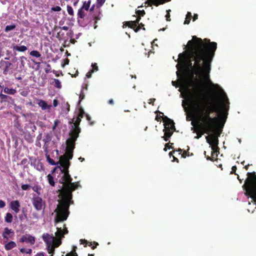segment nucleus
Here are the masks:
<instances>
[{
	"instance_id": "obj_18",
	"label": "nucleus",
	"mask_w": 256,
	"mask_h": 256,
	"mask_svg": "<svg viewBox=\"0 0 256 256\" xmlns=\"http://www.w3.org/2000/svg\"><path fill=\"white\" fill-rule=\"evenodd\" d=\"M12 64L7 61L4 65V68H2L3 70V74L5 75L7 74L9 72V70L12 69Z\"/></svg>"
},
{
	"instance_id": "obj_24",
	"label": "nucleus",
	"mask_w": 256,
	"mask_h": 256,
	"mask_svg": "<svg viewBox=\"0 0 256 256\" xmlns=\"http://www.w3.org/2000/svg\"><path fill=\"white\" fill-rule=\"evenodd\" d=\"M46 156L47 161L49 162V164H51L52 166H59L58 164H60V163H58V162H56L54 160H53L52 159L50 158V156L48 154H46Z\"/></svg>"
},
{
	"instance_id": "obj_43",
	"label": "nucleus",
	"mask_w": 256,
	"mask_h": 256,
	"mask_svg": "<svg viewBox=\"0 0 256 256\" xmlns=\"http://www.w3.org/2000/svg\"><path fill=\"white\" fill-rule=\"evenodd\" d=\"M173 143H167L165 144V148H164V151L167 150V148L170 149L173 148L172 146V145Z\"/></svg>"
},
{
	"instance_id": "obj_41",
	"label": "nucleus",
	"mask_w": 256,
	"mask_h": 256,
	"mask_svg": "<svg viewBox=\"0 0 256 256\" xmlns=\"http://www.w3.org/2000/svg\"><path fill=\"white\" fill-rule=\"evenodd\" d=\"M26 60V58L24 56H20V64L23 67H24V64H25L24 60Z\"/></svg>"
},
{
	"instance_id": "obj_20",
	"label": "nucleus",
	"mask_w": 256,
	"mask_h": 256,
	"mask_svg": "<svg viewBox=\"0 0 256 256\" xmlns=\"http://www.w3.org/2000/svg\"><path fill=\"white\" fill-rule=\"evenodd\" d=\"M38 104L43 110L48 109L51 107V106H48L46 102L43 100H40L38 103Z\"/></svg>"
},
{
	"instance_id": "obj_57",
	"label": "nucleus",
	"mask_w": 256,
	"mask_h": 256,
	"mask_svg": "<svg viewBox=\"0 0 256 256\" xmlns=\"http://www.w3.org/2000/svg\"><path fill=\"white\" fill-rule=\"evenodd\" d=\"M6 206V203L2 200H0V208H4Z\"/></svg>"
},
{
	"instance_id": "obj_35",
	"label": "nucleus",
	"mask_w": 256,
	"mask_h": 256,
	"mask_svg": "<svg viewBox=\"0 0 256 256\" xmlns=\"http://www.w3.org/2000/svg\"><path fill=\"white\" fill-rule=\"evenodd\" d=\"M80 244H84V246L86 247L88 244L89 246H92V242H88V240H86L81 239L80 240Z\"/></svg>"
},
{
	"instance_id": "obj_32",
	"label": "nucleus",
	"mask_w": 256,
	"mask_h": 256,
	"mask_svg": "<svg viewBox=\"0 0 256 256\" xmlns=\"http://www.w3.org/2000/svg\"><path fill=\"white\" fill-rule=\"evenodd\" d=\"M78 18H84L86 16V14L84 10V9L80 8L78 10Z\"/></svg>"
},
{
	"instance_id": "obj_47",
	"label": "nucleus",
	"mask_w": 256,
	"mask_h": 256,
	"mask_svg": "<svg viewBox=\"0 0 256 256\" xmlns=\"http://www.w3.org/2000/svg\"><path fill=\"white\" fill-rule=\"evenodd\" d=\"M30 186L27 184H22V189L24 190H26L30 188Z\"/></svg>"
},
{
	"instance_id": "obj_19",
	"label": "nucleus",
	"mask_w": 256,
	"mask_h": 256,
	"mask_svg": "<svg viewBox=\"0 0 256 256\" xmlns=\"http://www.w3.org/2000/svg\"><path fill=\"white\" fill-rule=\"evenodd\" d=\"M12 48L14 50H16L20 52H24L28 50L27 47L25 46H18V45H14Z\"/></svg>"
},
{
	"instance_id": "obj_52",
	"label": "nucleus",
	"mask_w": 256,
	"mask_h": 256,
	"mask_svg": "<svg viewBox=\"0 0 256 256\" xmlns=\"http://www.w3.org/2000/svg\"><path fill=\"white\" fill-rule=\"evenodd\" d=\"M106 0H97V3L98 6H101L104 3Z\"/></svg>"
},
{
	"instance_id": "obj_34",
	"label": "nucleus",
	"mask_w": 256,
	"mask_h": 256,
	"mask_svg": "<svg viewBox=\"0 0 256 256\" xmlns=\"http://www.w3.org/2000/svg\"><path fill=\"white\" fill-rule=\"evenodd\" d=\"M16 28V26L15 24L8 25L6 26L4 28V31L6 32H8L10 30H14Z\"/></svg>"
},
{
	"instance_id": "obj_1",
	"label": "nucleus",
	"mask_w": 256,
	"mask_h": 256,
	"mask_svg": "<svg viewBox=\"0 0 256 256\" xmlns=\"http://www.w3.org/2000/svg\"><path fill=\"white\" fill-rule=\"evenodd\" d=\"M204 40L208 42V43H204L202 38L193 36L192 40L188 42V51L178 54L177 60L178 63L176 67L178 70L182 69L184 76L185 72H188L192 76L199 75L212 86L219 88L218 85L212 83L210 76L211 63L217 48V44L210 42V40L206 38Z\"/></svg>"
},
{
	"instance_id": "obj_50",
	"label": "nucleus",
	"mask_w": 256,
	"mask_h": 256,
	"mask_svg": "<svg viewBox=\"0 0 256 256\" xmlns=\"http://www.w3.org/2000/svg\"><path fill=\"white\" fill-rule=\"evenodd\" d=\"M86 120L90 122V125H92L94 124V122L91 121L92 120V118L90 116L89 114H86Z\"/></svg>"
},
{
	"instance_id": "obj_54",
	"label": "nucleus",
	"mask_w": 256,
	"mask_h": 256,
	"mask_svg": "<svg viewBox=\"0 0 256 256\" xmlns=\"http://www.w3.org/2000/svg\"><path fill=\"white\" fill-rule=\"evenodd\" d=\"M52 10L55 12H58L61 10V8L59 6H56L55 7H53L52 8Z\"/></svg>"
},
{
	"instance_id": "obj_36",
	"label": "nucleus",
	"mask_w": 256,
	"mask_h": 256,
	"mask_svg": "<svg viewBox=\"0 0 256 256\" xmlns=\"http://www.w3.org/2000/svg\"><path fill=\"white\" fill-rule=\"evenodd\" d=\"M54 86L55 87L58 88H62L61 82L58 79H54Z\"/></svg>"
},
{
	"instance_id": "obj_64",
	"label": "nucleus",
	"mask_w": 256,
	"mask_h": 256,
	"mask_svg": "<svg viewBox=\"0 0 256 256\" xmlns=\"http://www.w3.org/2000/svg\"><path fill=\"white\" fill-rule=\"evenodd\" d=\"M94 244H95V246H92V250H94V248H96V246H97L98 245V244L97 242H94Z\"/></svg>"
},
{
	"instance_id": "obj_40",
	"label": "nucleus",
	"mask_w": 256,
	"mask_h": 256,
	"mask_svg": "<svg viewBox=\"0 0 256 256\" xmlns=\"http://www.w3.org/2000/svg\"><path fill=\"white\" fill-rule=\"evenodd\" d=\"M67 11L68 14L70 15L73 16L74 15V10L72 7L70 6H67Z\"/></svg>"
},
{
	"instance_id": "obj_31",
	"label": "nucleus",
	"mask_w": 256,
	"mask_h": 256,
	"mask_svg": "<svg viewBox=\"0 0 256 256\" xmlns=\"http://www.w3.org/2000/svg\"><path fill=\"white\" fill-rule=\"evenodd\" d=\"M30 54L34 57L38 58L41 56V54L37 50H32L30 52Z\"/></svg>"
},
{
	"instance_id": "obj_44",
	"label": "nucleus",
	"mask_w": 256,
	"mask_h": 256,
	"mask_svg": "<svg viewBox=\"0 0 256 256\" xmlns=\"http://www.w3.org/2000/svg\"><path fill=\"white\" fill-rule=\"evenodd\" d=\"M92 70H91V71L92 72H93L96 71L98 70V66L96 63L92 64Z\"/></svg>"
},
{
	"instance_id": "obj_10",
	"label": "nucleus",
	"mask_w": 256,
	"mask_h": 256,
	"mask_svg": "<svg viewBox=\"0 0 256 256\" xmlns=\"http://www.w3.org/2000/svg\"><path fill=\"white\" fill-rule=\"evenodd\" d=\"M140 19L141 17L138 16L136 20H135L125 22L124 26H128V27L133 29L134 32H136L141 29L140 26H138V25L140 24L139 22Z\"/></svg>"
},
{
	"instance_id": "obj_45",
	"label": "nucleus",
	"mask_w": 256,
	"mask_h": 256,
	"mask_svg": "<svg viewBox=\"0 0 256 256\" xmlns=\"http://www.w3.org/2000/svg\"><path fill=\"white\" fill-rule=\"evenodd\" d=\"M84 96H84V93L83 91H82V90H81L80 93V96H79V99H80V100H79V102H78V103H79V104L80 102H81L83 99H84Z\"/></svg>"
},
{
	"instance_id": "obj_15",
	"label": "nucleus",
	"mask_w": 256,
	"mask_h": 256,
	"mask_svg": "<svg viewBox=\"0 0 256 256\" xmlns=\"http://www.w3.org/2000/svg\"><path fill=\"white\" fill-rule=\"evenodd\" d=\"M20 202L18 200L12 201L10 204V208L16 214H18L20 212Z\"/></svg>"
},
{
	"instance_id": "obj_13",
	"label": "nucleus",
	"mask_w": 256,
	"mask_h": 256,
	"mask_svg": "<svg viewBox=\"0 0 256 256\" xmlns=\"http://www.w3.org/2000/svg\"><path fill=\"white\" fill-rule=\"evenodd\" d=\"M52 134L51 132H48L44 134V138L42 140L44 144L43 146V148L44 151H46L48 148V143L52 140Z\"/></svg>"
},
{
	"instance_id": "obj_33",
	"label": "nucleus",
	"mask_w": 256,
	"mask_h": 256,
	"mask_svg": "<svg viewBox=\"0 0 256 256\" xmlns=\"http://www.w3.org/2000/svg\"><path fill=\"white\" fill-rule=\"evenodd\" d=\"M164 128L168 126L169 128H176L175 126H174V122L173 120H172V122H166L165 124H164Z\"/></svg>"
},
{
	"instance_id": "obj_62",
	"label": "nucleus",
	"mask_w": 256,
	"mask_h": 256,
	"mask_svg": "<svg viewBox=\"0 0 256 256\" xmlns=\"http://www.w3.org/2000/svg\"><path fill=\"white\" fill-rule=\"evenodd\" d=\"M42 138V133L39 134L36 137V140H40Z\"/></svg>"
},
{
	"instance_id": "obj_14",
	"label": "nucleus",
	"mask_w": 256,
	"mask_h": 256,
	"mask_svg": "<svg viewBox=\"0 0 256 256\" xmlns=\"http://www.w3.org/2000/svg\"><path fill=\"white\" fill-rule=\"evenodd\" d=\"M170 0H147L145 2L146 4H153L154 6H158L159 5L162 4L166 2H170Z\"/></svg>"
},
{
	"instance_id": "obj_37",
	"label": "nucleus",
	"mask_w": 256,
	"mask_h": 256,
	"mask_svg": "<svg viewBox=\"0 0 256 256\" xmlns=\"http://www.w3.org/2000/svg\"><path fill=\"white\" fill-rule=\"evenodd\" d=\"M20 252L22 253H26V254H30L32 252V250L30 248L26 249L24 248H22L20 250Z\"/></svg>"
},
{
	"instance_id": "obj_16",
	"label": "nucleus",
	"mask_w": 256,
	"mask_h": 256,
	"mask_svg": "<svg viewBox=\"0 0 256 256\" xmlns=\"http://www.w3.org/2000/svg\"><path fill=\"white\" fill-rule=\"evenodd\" d=\"M212 156H206V151L204 152V154L205 157L206 158L207 160H210V161H214V156L216 157H217L218 154H219V152H219L220 148L218 147V150L217 149L216 150L212 149Z\"/></svg>"
},
{
	"instance_id": "obj_6",
	"label": "nucleus",
	"mask_w": 256,
	"mask_h": 256,
	"mask_svg": "<svg viewBox=\"0 0 256 256\" xmlns=\"http://www.w3.org/2000/svg\"><path fill=\"white\" fill-rule=\"evenodd\" d=\"M74 118H75L74 117L68 122V124L71 125V128L70 132L80 134L81 132V128L80 127V124L82 118L76 116L75 120Z\"/></svg>"
},
{
	"instance_id": "obj_21",
	"label": "nucleus",
	"mask_w": 256,
	"mask_h": 256,
	"mask_svg": "<svg viewBox=\"0 0 256 256\" xmlns=\"http://www.w3.org/2000/svg\"><path fill=\"white\" fill-rule=\"evenodd\" d=\"M16 246V245L15 242L10 241L5 244L4 248L6 250H8L15 248Z\"/></svg>"
},
{
	"instance_id": "obj_63",
	"label": "nucleus",
	"mask_w": 256,
	"mask_h": 256,
	"mask_svg": "<svg viewBox=\"0 0 256 256\" xmlns=\"http://www.w3.org/2000/svg\"><path fill=\"white\" fill-rule=\"evenodd\" d=\"M182 156L183 158H186V156H188V152H186V151L184 150V151L183 152V153H182Z\"/></svg>"
},
{
	"instance_id": "obj_30",
	"label": "nucleus",
	"mask_w": 256,
	"mask_h": 256,
	"mask_svg": "<svg viewBox=\"0 0 256 256\" xmlns=\"http://www.w3.org/2000/svg\"><path fill=\"white\" fill-rule=\"evenodd\" d=\"M175 130L176 128H171L166 126L164 128L163 131L164 132V133L170 134L172 135Z\"/></svg>"
},
{
	"instance_id": "obj_56",
	"label": "nucleus",
	"mask_w": 256,
	"mask_h": 256,
	"mask_svg": "<svg viewBox=\"0 0 256 256\" xmlns=\"http://www.w3.org/2000/svg\"><path fill=\"white\" fill-rule=\"evenodd\" d=\"M64 34V32H59L57 34L56 38H58L60 39V38H62V36H63Z\"/></svg>"
},
{
	"instance_id": "obj_11",
	"label": "nucleus",
	"mask_w": 256,
	"mask_h": 256,
	"mask_svg": "<svg viewBox=\"0 0 256 256\" xmlns=\"http://www.w3.org/2000/svg\"><path fill=\"white\" fill-rule=\"evenodd\" d=\"M206 142L210 144L212 149L218 150V140L217 137L213 134H210V136H206Z\"/></svg>"
},
{
	"instance_id": "obj_49",
	"label": "nucleus",
	"mask_w": 256,
	"mask_h": 256,
	"mask_svg": "<svg viewBox=\"0 0 256 256\" xmlns=\"http://www.w3.org/2000/svg\"><path fill=\"white\" fill-rule=\"evenodd\" d=\"M237 170V168L236 166H232V171L230 172V174H234L235 175H238L236 173V170Z\"/></svg>"
},
{
	"instance_id": "obj_59",
	"label": "nucleus",
	"mask_w": 256,
	"mask_h": 256,
	"mask_svg": "<svg viewBox=\"0 0 256 256\" xmlns=\"http://www.w3.org/2000/svg\"><path fill=\"white\" fill-rule=\"evenodd\" d=\"M92 73H93L92 72L91 70L89 71L88 72H87L86 74V76L87 78H91L92 76Z\"/></svg>"
},
{
	"instance_id": "obj_42",
	"label": "nucleus",
	"mask_w": 256,
	"mask_h": 256,
	"mask_svg": "<svg viewBox=\"0 0 256 256\" xmlns=\"http://www.w3.org/2000/svg\"><path fill=\"white\" fill-rule=\"evenodd\" d=\"M136 14L138 15V16H143L145 14V12L144 10H138L136 11Z\"/></svg>"
},
{
	"instance_id": "obj_22",
	"label": "nucleus",
	"mask_w": 256,
	"mask_h": 256,
	"mask_svg": "<svg viewBox=\"0 0 256 256\" xmlns=\"http://www.w3.org/2000/svg\"><path fill=\"white\" fill-rule=\"evenodd\" d=\"M76 246H74L72 250L70 252L68 253L66 256H78V254L76 252ZM88 256H94V254H88Z\"/></svg>"
},
{
	"instance_id": "obj_4",
	"label": "nucleus",
	"mask_w": 256,
	"mask_h": 256,
	"mask_svg": "<svg viewBox=\"0 0 256 256\" xmlns=\"http://www.w3.org/2000/svg\"><path fill=\"white\" fill-rule=\"evenodd\" d=\"M248 177L242 186L245 190L244 194L252 198L251 202H254L256 205V174L254 172H248Z\"/></svg>"
},
{
	"instance_id": "obj_61",
	"label": "nucleus",
	"mask_w": 256,
	"mask_h": 256,
	"mask_svg": "<svg viewBox=\"0 0 256 256\" xmlns=\"http://www.w3.org/2000/svg\"><path fill=\"white\" fill-rule=\"evenodd\" d=\"M58 101L56 100H54L53 101V105L54 107H56L58 106Z\"/></svg>"
},
{
	"instance_id": "obj_46",
	"label": "nucleus",
	"mask_w": 256,
	"mask_h": 256,
	"mask_svg": "<svg viewBox=\"0 0 256 256\" xmlns=\"http://www.w3.org/2000/svg\"><path fill=\"white\" fill-rule=\"evenodd\" d=\"M162 119H163V122H164V124H165L166 122H172V120L168 118V116H162Z\"/></svg>"
},
{
	"instance_id": "obj_5",
	"label": "nucleus",
	"mask_w": 256,
	"mask_h": 256,
	"mask_svg": "<svg viewBox=\"0 0 256 256\" xmlns=\"http://www.w3.org/2000/svg\"><path fill=\"white\" fill-rule=\"evenodd\" d=\"M64 228H57V231L55 233L56 237H54V242L52 243L53 250L52 254L54 252V248L58 247L62 244V238L64 237V234L68 233V231L67 230L66 224L64 225Z\"/></svg>"
},
{
	"instance_id": "obj_60",
	"label": "nucleus",
	"mask_w": 256,
	"mask_h": 256,
	"mask_svg": "<svg viewBox=\"0 0 256 256\" xmlns=\"http://www.w3.org/2000/svg\"><path fill=\"white\" fill-rule=\"evenodd\" d=\"M155 100H156L155 98H150L149 100L150 102H148V103L150 104H152V106H154V102Z\"/></svg>"
},
{
	"instance_id": "obj_38",
	"label": "nucleus",
	"mask_w": 256,
	"mask_h": 256,
	"mask_svg": "<svg viewBox=\"0 0 256 256\" xmlns=\"http://www.w3.org/2000/svg\"><path fill=\"white\" fill-rule=\"evenodd\" d=\"M84 110L82 109V108H80L79 110V112L76 116L78 117V118H82L84 117Z\"/></svg>"
},
{
	"instance_id": "obj_53",
	"label": "nucleus",
	"mask_w": 256,
	"mask_h": 256,
	"mask_svg": "<svg viewBox=\"0 0 256 256\" xmlns=\"http://www.w3.org/2000/svg\"><path fill=\"white\" fill-rule=\"evenodd\" d=\"M51 66L50 64H47V68L44 69V71L46 73H48L50 72Z\"/></svg>"
},
{
	"instance_id": "obj_58",
	"label": "nucleus",
	"mask_w": 256,
	"mask_h": 256,
	"mask_svg": "<svg viewBox=\"0 0 256 256\" xmlns=\"http://www.w3.org/2000/svg\"><path fill=\"white\" fill-rule=\"evenodd\" d=\"M172 86H174L176 88L179 86V84H178V82L176 81H172Z\"/></svg>"
},
{
	"instance_id": "obj_2",
	"label": "nucleus",
	"mask_w": 256,
	"mask_h": 256,
	"mask_svg": "<svg viewBox=\"0 0 256 256\" xmlns=\"http://www.w3.org/2000/svg\"><path fill=\"white\" fill-rule=\"evenodd\" d=\"M190 84L184 86L188 94V101L190 106L196 114L198 121L196 128L197 135L195 136L199 139L204 134H209L215 130L218 118L220 120V128H222L226 121L229 110L230 102L226 94L220 105L210 104L204 96L201 91L192 92L189 87Z\"/></svg>"
},
{
	"instance_id": "obj_25",
	"label": "nucleus",
	"mask_w": 256,
	"mask_h": 256,
	"mask_svg": "<svg viewBox=\"0 0 256 256\" xmlns=\"http://www.w3.org/2000/svg\"><path fill=\"white\" fill-rule=\"evenodd\" d=\"M0 98L1 99V102H8L9 100H12V98L11 97L2 94H0Z\"/></svg>"
},
{
	"instance_id": "obj_3",
	"label": "nucleus",
	"mask_w": 256,
	"mask_h": 256,
	"mask_svg": "<svg viewBox=\"0 0 256 256\" xmlns=\"http://www.w3.org/2000/svg\"><path fill=\"white\" fill-rule=\"evenodd\" d=\"M66 153L60 157L58 163L60 166H56L52 172L56 169H59L62 174L59 182L63 184V188L60 190L58 200V204L54 210L56 216L54 222L58 223L66 220L70 214L69 208L70 204H74L72 200V192L80 186L78 182H72V178L69 174L68 168L70 165V162L73 157V150L66 149Z\"/></svg>"
},
{
	"instance_id": "obj_17",
	"label": "nucleus",
	"mask_w": 256,
	"mask_h": 256,
	"mask_svg": "<svg viewBox=\"0 0 256 256\" xmlns=\"http://www.w3.org/2000/svg\"><path fill=\"white\" fill-rule=\"evenodd\" d=\"M12 234V236H10V238H12L14 235V232L12 229H9L8 228H6L2 234V236L4 238L8 239V235Z\"/></svg>"
},
{
	"instance_id": "obj_48",
	"label": "nucleus",
	"mask_w": 256,
	"mask_h": 256,
	"mask_svg": "<svg viewBox=\"0 0 256 256\" xmlns=\"http://www.w3.org/2000/svg\"><path fill=\"white\" fill-rule=\"evenodd\" d=\"M170 10H166V20L167 21H170Z\"/></svg>"
},
{
	"instance_id": "obj_12",
	"label": "nucleus",
	"mask_w": 256,
	"mask_h": 256,
	"mask_svg": "<svg viewBox=\"0 0 256 256\" xmlns=\"http://www.w3.org/2000/svg\"><path fill=\"white\" fill-rule=\"evenodd\" d=\"M35 238L30 234H26L23 235L20 239V242L29 243L30 244H34L35 243Z\"/></svg>"
},
{
	"instance_id": "obj_39",
	"label": "nucleus",
	"mask_w": 256,
	"mask_h": 256,
	"mask_svg": "<svg viewBox=\"0 0 256 256\" xmlns=\"http://www.w3.org/2000/svg\"><path fill=\"white\" fill-rule=\"evenodd\" d=\"M171 134H169L168 133H164V136H162V138L166 141L167 142L169 138L172 136Z\"/></svg>"
},
{
	"instance_id": "obj_9",
	"label": "nucleus",
	"mask_w": 256,
	"mask_h": 256,
	"mask_svg": "<svg viewBox=\"0 0 256 256\" xmlns=\"http://www.w3.org/2000/svg\"><path fill=\"white\" fill-rule=\"evenodd\" d=\"M32 203L36 210L44 209L45 202L40 197L34 196L32 199Z\"/></svg>"
},
{
	"instance_id": "obj_29",
	"label": "nucleus",
	"mask_w": 256,
	"mask_h": 256,
	"mask_svg": "<svg viewBox=\"0 0 256 256\" xmlns=\"http://www.w3.org/2000/svg\"><path fill=\"white\" fill-rule=\"evenodd\" d=\"M192 18V14L190 12H188L186 15V20L184 22V24H190V20H191Z\"/></svg>"
},
{
	"instance_id": "obj_23",
	"label": "nucleus",
	"mask_w": 256,
	"mask_h": 256,
	"mask_svg": "<svg viewBox=\"0 0 256 256\" xmlns=\"http://www.w3.org/2000/svg\"><path fill=\"white\" fill-rule=\"evenodd\" d=\"M4 93L8 94H14L16 92V90L14 88H10L8 87H5L4 88Z\"/></svg>"
},
{
	"instance_id": "obj_26",
	"label": "nucleus",
	"mask_w": 256,
	"mask_h": 256,
	"mask_svg": "<svg viewBox=\"0 0 256 256\" xmlns=\"http://www.w3.org/2000/svg\"><path fill=\"white\" fill-rule=\"evenodd\" d=\"M13 216L12 214L7 213L4 217V220L6 222L8 223H11L12 221Z\"/></svg>"
},
{
	"instance_id": "obj_28",
	"label": "nucleus",
	"mask_w": 256,
	"mask_h": 256,
	"mask_svg": "<svg viewBox=\"0 0 256 256\" xmlns=\"http://www.w3.org/2000/svg\"><path fill=\"white\" fill-rule=\"evenodd\" d=\"M90 0H88V2L84 1L83 3L82 6L81 8L86 10H88L90 6Z\"/></svg>"
},
{
	"instance_id": "obj_27",
	"label": "nucleus",
	"mask_w": 256,
	"mask_h": 256,
	"mask_svg": "<svg viewBox=\"0 0 256 256\" xmlns=\"http://www.w3.org/2000/svg\"><path fill=\"white\" fill-rule=\"evenodd\" d=\"M47 178L49 184L51 186H55V182L54 177L50 174H48L47 176Z\"/></svg>"
},
{
	"instance_id": "obj_55",
	"label": "nucleus",
	"mask_w": 256,
	"mask_h": 256,
	"mask_svg": "<svg viewBox=\"0 0 256 256\" xmlns=\"http://www.w3.org/2000/svg\"><path fill=\"white\" fill-rule=\"evenodd\" d=\"M59 123V121L58 120H56L54 122V125L52 126V130H54L56 129V127L57 126L58 124Z\"/></svg>"
},
{
	"instance_id": "obj_7",
	"label": "nucleus",
	"mask_w": 256,
	"mask_h": 256,
	"mask_svg": "<svg viewBox=\"0 0 256 256\" xmlns=\"http://www.w3.org/2000/svg\"><path fill=\"white\" fill-rule=\"evenodd\" d=\"M70 138L66 140V149L73 150L75 148L76 141L79 136V134L69 132Z\"/></svg>"
},
{
	"instance_id": "obj_8",
	"label": "nucleus",
	"mask_w": 256,
	"mask_h": 256,
	"mask_svg": "<svg viewBox=\"0 0 256 256\" xmlns=\"http://www.w3.org/2000/svg\"><path fill=\"white\" fill-rule=\"evenodd\" d=\"M44 241L46 243L47 250L48 253H52L53 250L52 243L54 242V236L48 233L44 234L42 236Z\"/></svg>"
},
{
	"instance_id": "obj_51",
	"label": "nucleus",
	"mask_w": 256,
	"mask_h": 256,
	"mask_svg": "<svg viewBox=\"0 0 256 256\" xmlns=\"http://www.w3.org/2000/svg\"><path fill=\"white\" fill-rule=\"evenodd\" d=\"M7 61H5L3 60H1L0 61V68H2L3 67H4V65Z\"/></svg>"
}]
</instances>
